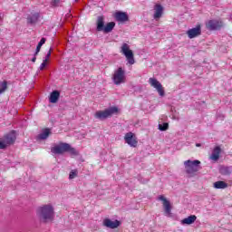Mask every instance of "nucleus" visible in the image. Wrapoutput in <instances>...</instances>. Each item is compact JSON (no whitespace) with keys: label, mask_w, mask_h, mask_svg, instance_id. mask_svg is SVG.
<instances>
[{"label":"nucleus","mask_w":232,"mask_h":232,"mask_svg":"<svg viewBox=\"0 0 232 232\" xmlns=\"http://www.w3.org/2000/svg\"><path fill=\"white\" fill-rule=\"evenodd\" d=\"M36 215L40 222H52L55 217V212H53L52 205H44L38 208Z\"/></svg>","instance_id":"f257e3e1"},{"label":"nucleus","mask_w":232,"mask_h":232,"mask_svg":"<svg viewBox=\"0 0 232 232\" xmlns=\"http://www.w3.org/2000/svg\"><path fill=\"white\" fill-rule=\"evenodd\" d=\"M185 166V171L189 177H195L197 175L198 171H200V160H195L193 161L191 160H186L184 161Z\"/></svg>","instance_id":"f03ea898"},{"label":"nucleus","mask_w":232,"mask_h":232,"mask_svg":"<svg viewBox=\"0 0 232 232\" xmlns=\"http://www.w3.org/2000/svg\"><path fill=\"white\" fill-rule=\"evenodd\" d=\"M17 137L15 136V130H12L8 134L0 139V150H6L8 146H12L15 142Z\"/></svg>","instance_id":"7ed1b4c3"},{"label":"nucleus","mask_w":232,"mask_h":232,"mask_svg":"<svg viewBox=\"0 0 232 232\" xmlns=\"http://www.w3.org/2000/svg\"><path fill=\"white\" fill-rule=\"evenodd\" d=\"M115 113H119V108L111 107L104 111H96L94 117L100 121H104V119H108V117H111V115H115Z\"/></svg>","instance_id":"20e7f679"},{"label":"nucleus","mask_w":232,"mask_h":232,"mask_svg":"<svg viewBox=\"0 0 232 232\" xmlns=\"http://www.w3.org/2000/svg\"><path fill=\"white\" fill-rule=\"evenodd\" d=\"M121 53L126 57L129 64H135V56L133 51L130 49V44L124 43L121 47Z\"/></svg>","instance_id":"39448f33"},{"label":"nucleus","mask_w":232,"mask_h":232,"mask_svg":"<svg viewBox=\"0 0 232 232\" xmlns=\"http://www.w3.org/2000/svg\"><path fill=\"white\" fill-rule=\"evenodd\" d=\"M112 81L117 86H119V84L126 82V72L122 70V67L118 68L114 72L112 75Z\"/></svg>","instance_id":"423d86ee"},{"label":"nucleus","mask_w":232,"mask_h":232,"mask_svg":"<svg viewBox=\"0 0 232 232\" xmlns=\"http://www.w3.org/2000/svg\"><path fill=\"white\" fill-rule=\"evenodd\" d=\"M68 148V143L60 142L59 144H56L51 148V152L54 153V155H63V153H67Z\"/></svg>","instance_id":"0eeeda50"},{"label":"nucleus","mask_w":232,"mask_h":232,"mask_svg":"<svg viewBox=\"0 0 232 232\" xmlns=\"http://www.w3.org/2000/svg\"><path fill=\"white\" fill-rule=\"evenodd\" d=\"M149 82L150 84V86H152L153 88H155L158 92V93H160V97H164V87H162V84L160 83V82L155 79V78H150L149 79Z\"/></svg>","instance_id":"6e6552de"},{"label":"nucleus","mask_w":232,"mask_h":232,"mask_svg":"<svg viewBox=\"0 0 232 232\" xmlns=\"http://www.w3.org/2000/svg\"><path fill=\"white\" fill-rule=\"evenodd\" d=\"M125 142L129 144V146H131L132 148H137V144L139 141H137V137L133 132H128L125 134L124 137Z\"/></svg>","instance_id":"1a4fd4ad"},{"label":"nucleus","mask_w":232,"mask_h":232,"mask_svg":"<svg viewBox=\"0 0 232 232\" xmlns=\"http://www.w3.org/2000/svg\"><path fill=\"white\" fill-rule=\"evenodd\" d=\"M208 30H220L224 23L220 20H209L206 24Z\"/></svg>","instance_id":"9d476101"},{"label":"nucleus","mask_w":232,"mask_h":232,"mask_svg":"<svg viewBox=\"0 0 232 232\" xmlns=\"http://www.w3.org/2000/svg\"><path fill=\"white\" fill-rule=\"evenodd\" d=\"M202 34V27L200 24H198L196 27L189 29L187 32V35L189 39H195V37H198Z\"/></svg>","instance_id":"9b49d317"},{"label":"nucleus","mask_w":232,"mask_h":232,"mask_svg":"<svg viewBox=\"0 0 232 232\" xmlns=\"http://www.w3.org/2000/svg\"><path fill=\"white\" fill-rule=\"evenodd\" d=\"M102 224L105 227H109L110 229H117V227L121 226V221L117 219L111 221L110 218H105L103 219Z\"/></svg>","instance_id":"f8f14e48"},{"label":"nucleus","mask_w":232,"mask_h":232,"mask_svg":"<svg viewBox=\"0 0 232 232\" xmlns=\"http://www.w3.org/2000/svg\"><path fill=\"white\" fill-rule=\"evenodd\" d=\"M159 200L163 202L165 214L169 217V215H171V203H169V201L164 196H160Z\"/></svg>","instance_id":"ddd939ff"},{"label":"nucleus","mask_w":232,"mask_h":232,"mask_svg":"<svg viewBox=\"0 0 232 232\" xmlns=\"http://www.w3.org/2000/svg\"><path fill=\"white\" fill-rule=\"evenodd\" d=\"M220 153H222V149L220 148V146H216L213 149L211 155L209 156L210 160L217 162V160L220 159Z\"/></svg>","instance_id":"4468645a"},{"label":"nucleus","mask_w":232,"mask_h":232,"mask_svg":"<svg viewBox=\"0 0 232 232\" xmlns=\"http://www.w3.org/2000/svg\"><path fill=\"white\" fill-rule=\"evenodd\" d=\"M164 12V7L160 5V4H157L154 6V19L159 21L160 18L162 17V14Z\"/></svg>","instance_id":"2eb2a0df"},{"label":"nucleus","mask_w":232,"mask_h":232,"mask_svg":"<svg viewBox=\"0 0 232 232\" xmlns=\"http://www.w3.org/2000/svg\"><path fill=\"white\" fill-rule=\"evenodd\" d=\"M114 17L116 19V21H119L120 23H126V21L129 20V16L128 14L124 13V12H116L114 14Z\"/></svg>","instance_id":"dca6fc26"},{"label":"nucleus","mask_w":232,"mask_h":232,"mask_svg":"<svg viewBox=\"0 0 232 232\" xmlns=\"http://www.w3.org/2000/svg\"><path fill=\"white\" fill-rule=\"evenodd\" d=\"M197 220V216L191 215L188 218L181 220V224L183 226H191V224H195V221Z\"/></svg>","instance_id":"f3484780"},{"label":"nucleus","mask_w":232,"mask_h":232,"mask_svg":"<svg viewBox=\"0 0 232 232\" xmlns=\"http://www.w3.org/2000/svg\"><path fill=\"white\" fill-rule=\"evenodd\" d=\"M104 16H98L96 22V30L97 32H103L104 30Z\"/></svg>","instance_id":"a211bd4d"},{"label":"nucleus","mask_w":232,"mask_h":232,"mask_svg":"<svg viewBox=\"0 0 232 232\" xmlns=\"http://www.w3.org/2000/svg\"><path fill=\"white\" fill-rule=\"evenodd\" d=\"M61 97V92L59 91H53L51 92L49 97V102L53 104H55L59 101V98Z\"/></svg>","instance_id":"6ab92c4d"},{"label":"nucleus","mask_w":232,"mask_h":232,"mask_svg":"<svg viewBox=\"0 0 232 232\" xmlns=\"http://www.w3.org/2000/svg\"><path fill=\"white\" fill-rule=\"evenodd\" d=\"M39 17H41V14L39 13H34L27 17V23L29 24H35V23L39 21Z\"/></svg>","instance_id":"aec40b11"},{"label":"nucleus","mask_w":232,"mask_h":232,"mask_svg":"<svg viewBox=\"0 0 232 232\" xmlns=\"http://www.w3.org/2000/svg\"><path fill=\"white\" fill-rule=\"evenodd\" d=\"M213 186L216 189H226L227 183H226V181H216Z\"/></svg>","instance_id":"412c9836"},{"label":"nucleus","mask_w":232,"mask_h":232,"mask_svg":"<svg viewBox=\"0 0 232 232\" xmlns=\"http://www.w3.org/2000/svg\"><path fill=\"white\" fill-rule=\"evenodd\" d=\"M115 28V22L108 23L105 27H103V33L104 34H110Z\"/></svg>","instance_id":"4be33fe9"},{"label":"nucleus","mask_w":232,"mask_h":232,"mask_svg":"<svg viewBox=\"0 0 232 232\" xmlns=\"http://www.w3.org/2000/svg\"><path fill=\"white\" fill-rule=\"evenodd\" d=\"M231 172H232L231 167L221 166L219 168V173L221 175H231Z\"/></svg>","instance_id":"5701e85b"},{"label":"nucleus","mask_w":232,"mask_h":232,"mask_svg":"<svg viewBox=\"0 0 232 232\" xmlns=\"http://www.w3.org/2000/svg\"><path fill=\"white\" fill-rule=\"evenodd\" d=\"M49 136H50V129H45L39 135V139H42V140H44V139H48Z\"/></svg>","instance_id":"b1692460"},{"label":"nucleus","mask_w":232,"mask_h":232,"mask_svg":"<svg viewBox=\"0 0 232 232\" xmlns=\"http://www.w3.org/2000/svg\"><path fill=\"white\" fill-rule=\"evenodd\" d=\"M8 90V82L6 81H4L0 83V94L5 93Z\"/></svg>","instance_id":"393cba45"},{"label":"nucleus","mask_w":232,"mask_h":232,"mask_svg":"<svg viewBox=\"0 0 232 232\" xmlns=\"http://www.w3.org/2000/svg\"><path fill=\"white\" fill-rule=\"evenodd\" d=\"M67 152L70 153V155H73L74 157L79 155V151H77V150H75V148L72 147L71 144H69V148L67 149Z\"/></svg>","instance_id":"a878e982"},{"label":"nucleus","mask_w":232,"mask_h":232,"mask_svg":"<svg viewBox=\"0 0 232 232\" xmlns=\"http://www.w3.org/2000/svg\"><path fill=\"white\" fill-rule=\"evenodd\" d=\"M44 43H46V38H42L36 47L35 55H37V53H39V52H41V48H42L43 44H44Z\"/></svg>","instance_id":"bb28decb"},{"label":"nucleus","mask_w":232,"mask_h":232,"mask_svg":"<svg viewBox=\"0 0 232 232\" xmlns=\"http://www.w3.org/2000/svg\"><path fill=\"white\" fill-rule=\"evenodd\" d=\"M169 124L168 122H165L163 124H159V130L160 131H166L167 130H169Z\"/></svg>","instance_id":"cd10ccee"},{"label":"nucleus","mask_w":232,"mask_h":232,"mask_svg":"<svg viewBox=\"0 0 232 232\" xmlns=\"http://www.w3.org/2000/svg\"><path fill=\"white\" fill-rule=\"evenodd\" d=\"M79 172L77 171V169H72L70 174H69V179L72 180L73 179H75V177H77V174Z\"/></svg>","instance_id":"c85d7f7f"},{"label":"nucleus","mask_w":232,"mask_h":232,"mask_svg":"<svg viewBox=\"0 0 232 232\" xmlns=\"http://www.w3.org/2000/svg\"><path fill=\"white\" fill-rule=\"evenodd\" d=\"M46 66H48V60L44 59L42 63V64L40 65V70L43 71L44 70V68H46Z\"/></svg>","instance_id":"c756f323"},{"label":"nucleus","mask_w":232,"mask_h":232,"mask_svg":"<svg viewBox=\"0 0 232 232\" xmlns=\"http://www.w3.org/2000/svg\"><path fill=\"white\" fill-rule=\"evenodd\" d=\"M62 2L63 0H53L51 2V6H59V5H61Z\"/></svg>","instance_id":"7c9ffc66"},{"label":"nucleus","mask_w":232,"mask_h":232,"mask_svg":"<svg viewBox=\"0 0 232 232\" xmlns=\"http://www.w3.org/2000/svg\"><path fill=\"white\" fill-rule=\"evenodd\" d=\"M50 57H52V48H50L49 52L45 56V59L47 60V62L50 60Z\"/></svg>","instance_id":"2f4dec72"},{"label":"nucleus","mask_w":232,"mask_h":232,"mask_svg":"<svg viewBox=\"0 0 232 232\" xmlns=\"http://www.w3.org/2000/svg\"><path fill=\"white\" fill-rule=\"evenodd\" d=\"M35 61H37V58L34 56V57L32 59V63H35Z\"/></svg>","instance_id":"473e14b6"},{"label":"nucleus","mask_w":232,"mask_h":232,"mask_svg":"<svg viewBox=\"0 0 232 232\" xmlns=\"http://www.w3.org/2000/svg\"><path fill=\"white\" fill-rule=\"evenodd\" d=\"M197 148H200V143L196 144Z\"/></svg>","instance_id":"72a5a7b5"},{"label":"nucleus","mask_w":232,"mask_h":232,"mask_svg":"<svg viewBox=\"0 0 232 232\" xmlns=\"http://www.w3.org/2000/svg\"><path fill=\"white\" fill-rule=\"evenodd\" d=\"M79 0H75V2H78Z\"/></svg>","instance_id":"f704fd0d"}]
</instances>
